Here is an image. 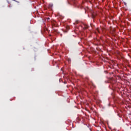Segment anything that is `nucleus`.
<instances>
[{"label":"nucleus","instance_id":"nucleus-1","mask_svg":"<svg viewBox=\"0 0 131 131\" xmlns=\"http://www.w3.org/2000/svg\"><path fill=\"white\" fill-rule=\"evenodd\" d=\"M51 24L53 28L57 27V22H56L55 21H51Z\"/></svg>","mask_w":131,"mask_h":131},{"label":"nucleus","instance_id":"nucleus-2","mask_svg":"<svg viewBox=\"0 0 131 131\" xmlns=\"http://www.w3.org/2000/svg\"><path fill=\"white\" fill-rule=\"evenodd\" d=\"M53 4H50L49 5L48 8L49 9H52V8H53Z\"/></svg>","mask_w":131,"mask_h":131},{"label":"nucleus","instance_id":"nucleus-3","mask_svg":"<svg viewBox=\"0 0 131 131\" xmlns=\"http://www.w3.org/2000/svg\"><path fill=\"white\" fill-rule=\"evenodd\" d=\"M79 8H80V9H83V6L82 5H79Z\"/></svg>","mask_w":131,"mask_h":131},{"label":"nucleus","instance_id":"nucleus-4","mask_svg":"<svg viewBox=\"0 0 131 131\" xmlns=\"http://www.w3.org/2000/svg\"><path fill=\"white\" fill-rule=\"evenodd\" d=\"M71 2L73 3V4H75V1H76V0H71Z\"/></svg>","mask_w":131,"mask_h":131},{"label":"nucleus","instance_id":"nucleus-5","mask_svg":"<svg viewBox=\"0 0 131 131\" xmlns=\"http://www.w3.org/2000/svg\"><path fill=\"white\" fill-rule=\"evenodd\" d=\"M84 29H88L89 28V27L88 26H86L84 27Z\"/></svg>","mask_w":131,"mask_h":131},{"label":"nucleus","instance_id":"nucleus-6","mask_svg":"<svg viewBox=\"0 0 131 131\" xmlns=\"http://www.w3.org/2000/svg\"><path fill=\"white\" fill-rule=\"evenodd\" d=\"M95 17H96L95 16V15H94V14H92V18H95Z\"/></svg>","mask_w":131,"mask_h":131},{"label":"nucleus","instance_id":"nucleus-7","mask_svg":"<svg viewBox=\"0 0 131 131\" xmlns=\"http://www.w3.org/2000/svg\"><path fill=\"white\" fill-rule=\"evenodd\" d=\"M54 31H55V32H57V33H58V30H54Z\"/></svg>","mask_w":131,"mask_h":131},{"label":"nucleus","instance_id":"nucleus-8","mask_svg":"<svg viewBox=\"0 0 131 131\" xmlns=\"http://www.w3.org/2000/svg\"><path fill=\"white\" fill-rule=\"evenodd\" d=\"M68 4L70 5V2H69V1H68Z\"/></svg>","mask_w":131,"mask_h":131},{"label":"nucleus","instance_id":"nucleus-9","mask_svg":"<svg viewBox=\"0 0 131 131\" xmlns=\"http://www.w3.org/2000/svg\"><path fill=\"white\" fill-rule=\"evenodd\" d=\"M47 20H48H48H50V17H48V18H47Z\"/></svg>","mask_w":131,"mask_h":131},{"label":"nucleus","instance_id":"nucleus-10","mask_svg":"<svg viewBox=\"0 0 131 131\" xmlns=\"http://www.w3.org/2000/svg\"><path fill=\"white\" fill-rule=\"evenodd\" d=\"M14 2H17L16 0H13Z\"/></svg>","mask_w":131,"mask_h":131},{"label":"nucleus","instance_id":"nucleus-11","mask_svg":"<svg viewBox=\"0 0 131 131\" xmlns=\"http://www.w3.org/2000/svg\"><path fill=\"white\" fill-rule=\"evenodd\" d=\"M61 36H62V34H60Z\"/></svg>","mask_w":131,"mask_h":131}]
</instances>
